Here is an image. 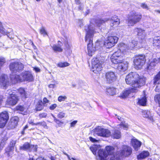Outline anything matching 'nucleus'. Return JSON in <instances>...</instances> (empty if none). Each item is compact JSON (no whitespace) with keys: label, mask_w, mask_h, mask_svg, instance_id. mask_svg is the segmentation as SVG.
I'll list each match as a JSON object with an SVG mask.
<instances>
[{"label":"nucleus","mask_w":160,"mask_h":160,"mask_svg":"<svg viewBox=\"0 0 160 160\" xmlns=\"http://www.w3.org/2000/svg\"><path fill=\"white\" fill-rule=\"evenodd\" d=\"M112 138L115 139H119L121 137V133L118 130H114L112 131L110 135Z\"/></svg>","instance_id":"5701e85b"},{"label":"nucleus","mask_w":160,"mask_h":160,"mask_svg":"<svg viewBox=\"0 0 160 160\" xmlns=\"http://www.w3.org/2000/svg\"><path fill=\"white\" fill-rule=\"evenodd\" d=\"M34 69L35 70V71L37 72H40V69L38 68H35Z\"/></svg>","instance_id":"338daca9"},{"label":"nucleus","mask_w":160,"mask_h":160,"mask_svg":"<svg viewBox=\"0 0 160 160\" xmlns=\"http://www.w3.org/2000/svg\"><path fill=\"white\" fill-rule=\"evenodd\" d=\"M121 127H123L125 129H127L128 128V125L126 123L122 124L120 125Z\"/></svg>","instance_id":"052dcab7"},{"label":"nucleus","mask_w":160,"mask_h":160,"mask_svg":"<svg viewBox=\"0 0 160 160\" xmlns=\"http://www.w3.org/2000/svg\"><path fill=\"white\" fill-rule=\"evenodd\" d=\"M133 91L132 89L131 90H127L123 91L122 93L121 94L120 97L122 98H125L127 97L129 94L132 92Z\"/></svg>","instance_id":"bb28decb"},{"label":"nucleus","mask_w":160,"mask_h":160,"mask_svg":"<svg viewBox=\"0 0 160 160\" xmlns=\"http://www.w3.org/2000/svg\"><path fill=\"white\" fill-rule=\"evenodd\" d=\"M160 79V71L155 76L154 78L153 84L156 85L157 84L158 81Z\"/></svg>","instance_id":"58836bf2"},{"label":"nucleus","mask_w":160,"mask_h":160,"mask_svg":"<svg viewBox=\"0 0 160 160\" xmlns=\"http://www.w3.org/2000/svg\"><path fill=\"white\" fill-rule=\"evenodd\" d=\"M8 119L9 115L7 112L4 111L0 113V128H3L6 125Z\"/></svg>","instance_id":"9b49d317"},{"label":"nucleus","mask_w":160,"mask_h":160,"mask_svg":"<svg viewBox=\"0 0 160 160\" xmlns=\"http://www.w3.org/2000/svg\"><path fill=\"white\" fill-rule=\"evenodd\" d=\"M16 140H12L10 142V144L8 146V147L11 148H13L14 149V147L15 145Z\"/></svg>","instance_id":"37998d69"},{"label":"nucleus","mask_w":160,"mask_h":160,"mask_svg":"<svg viewBox=\"0 0 160 160\" xmlns=\"http://www.w3.org/2000/svg\"><path fill=\"white\" fill-rule=\"evenodd\" d=\"M123 53H122L120 50H118L116 52H114L112 57H123Z\"/></svg>","instance_id":"e433bc0d"},{"label":"nucleus","mask_w":160,"mask_h":160,"mask_svg":"<svg viewBox=\"0 0 160 160\" xmlns=\"http://www.w3.org/2000/svg\"><path fill=\"white\" fill-rule=\"evenodd\" d=\"M98 155L101 160H107V157L108 156L107 152L103 150H99L98 151Z\"/></svg>","instance_id":"4be33fe9"},{"label":"nucleus","mask_w":160,"mask_h":160,"mask_svg":"<svg viewBox=\"0 0 160 160\" xmlns=\"http://www.w3.org/2000/svg\"><path fill=\"white\" fill-rule=\"evenodd\" d=\"M134 31L135 32H137V35L139 36L138 38L142 40H143L146 35L144 30L140 28H137L134 30Z\"/></svg>","instance_id":"f3484780"},{"label":"nucleus","mask_w":160,"mask_h":160,"mask_svg":"<svg viewBox=\"0 0 160 160\" xmlns=\"http://www.w3.org/2000/svg\"><path fill=\"white\" fill-rule=\"evenodd\" d=\"M6 35L7 32L5 31L4 28L2 27V23L0 22V37H1V34Z\"/></svg>","instance_id":"79ce46f5"},{"label":"nucleus","mask_w":160,"mask_h":160,"mask_svg":"<svg viewBox=\"0 0 160 160\" xmlns=\"http://www.w3.org/2000/svg\"><path fill=\"white\" fill-rule=\"evenodd\" d=\"M75 1L76 4L77 5L81 4V3L80 0H75Z\"/></svg>","instance_id":"69168bd1"},{"label":"nucleus","mask_w":160,"mask_h":160,"mask_svg":"<svg viewBox=\"0 0 160 160\" xmlns=\"http://www.w3.org/2000/svg\"><path fill=\"white\" fill-rule=\"evenodd\" d=\"M40 32L41 34H43V35L47 34V33L45 30L43 28H42L40 30Z\"/></svg>","instance_id":"4d7b16f0"},{"label":"nucleus","mask_w":160,"mask_h":160,"mask_svg":"<svg viewBox=\"0 0 160 160\" xmlns=\"http://www.w3.org/2000/svg\"><path fill=\"white\" fill-rule=\"evenodd\" d=\"M30 124H31L32 125H39L41 126H43L44 128L48 129V127L47 125L46 122L44 121H43L41 122H38L37 123H34L33 122H29Z\"/></svg>","instance_id":"72a5a7b5"},{"label":"nucleus","mask_w":160,"mask_h":160,"mask_svg":"<svg viewBox=\"0 0 160 160\" xmlns=\"http://www.w3.org/2000/svg\"><path fill=\"white\" fill-rule=\"evenodd\" d=\"M0 81L2 85L5 87L9 84V79L7 75H2L0 78Z\"/></svg>","instance_id":"aec40b11"},{"label":"nucleus","mask_w":160,"mask_h":160,"mask_svg":"<svg viewBox=\"0 0 160 160\" xmlns=\"http://www.w3.org/2000/svg\"><path fill=\"white\" fill-rule=\"evenodd\" d=\"M57 106V105L56 104H54L52 105L50 107V109L51 110H52L54 109Z\"/></svg>","instance_id":"680f3d73"},{"label":"nucleus","mask_w":160,"mask_h":160,"mask_svg":"<svg viewBox=\"0 0 160 160\" xmlns=\"http://www.w3.org/2000/svg\"><path fill=\"white\" fill-rule=\"evenodd\" d=\"M21 76L17 74L11 75L10 78L11 82L13 83H16L18 82H22Z\"/></svg>","instance_id":"a211bd4d"},{"label":"nucleus","mask_w":160,"mask_h":160,"mask_svg":"<svg viewBox=\"0 0 160 160\" xmlns=\"http://www.w3.org/2000/svg\"><path fill=\"white\" fill-rule=\"evenodd\" d=\"M147 99L146 96L140 98L138 99V103L142 106H145L146 105Z\"/></svg>","instance_id":"cd10ccee"},{"label":"nucleus","mask_w":160,"mask_h":160,"mask_svg":"<svg viewBox=\"0 0 160 160\" xmlns=\"http://www.w3.org/2000/svg\"><path fill=\"white\" fill-rule=\"evenodd\" d=\"M106 92L107 94L111 96L115 95L116 93V89L113 88H109L107 89Z\"/></svg>","instance_id":"473e14b6"},{"label":"nucleus","mask_w":160,"mask_h":160,"mask_svg":"<svg viewBox=\"0 0 160 160\" xmlns=\"http://www.w3.org/2000/svg\"><path fill=\"white\" fill-rule=\"evenodd\" d=\"M160 105L158 107V111H157V113L160 116V104H159Z\"/></svg>","instance_id":"774afa93"},{"label":"nucleus","mask_w":160,"mask_h":160,"mask_svg":"<svg viewBox=\"0 0 160 160\" xmlns=\"http://www.w3.org/2000/svg\"><path fill=\"white\" fill-rule=\"evenodd\" d=\"M122 148L119 152H117L110 158L111 160H121L122 156L128 157L132 153V148L129 146L123 145Z\"/></svg>","instance_id":"7ed1b4c3"},{"label":"nucleus","mask_w":160,"mask_h":160,"mask_svg":"<svg viewBox=\"0 0 160 160\" xmlns=\"http://www.w3.org/2000/svg\"><path fill=\"white\" fill-rule=\"evenodd\" d=\"M5 62V60L4 58H0V66H2Z\"/></svg>","instance_id":"bf43d9fd"},{"label":"nucleus","mask_w":160,"mask_h":160,"mask_svg":"<svg viewBox=\"0 0 160 160\" xmlns=\"http://www.w3.org/2000/svg\"><path fill=\"white\" fill-rule=\"evenodd\" d=\"M159 62H160V58L152 59L150 63L148 66L147 70H151L153 69L156 65Z\"/></svg>","instance_id":"2eb2a0df"},{"label":"nucleus","mask_w":160,"mask_h":160,"mask_svg":"<svg viewBox=\"0 0 160 160\" xmlns=\"http://www.w3.org/2000/svg\"><path fill=\"white\" fill-rule=\"evenodd\" d=\"M28 128V125H26L25 127L22 130L21 132V134L22 135H24L25 133V130L27 129Z\"/></svg>","instance_id":"e2e57ef3"},{"label":"nucleus","mask_w":160,"mask_h":160,"mask_svg":"<svg viewBox=\"0 0 160 160\" xmlns=\"http://www.w3.org/2000/svg\"><path fill=\"white\" fill-rule=\"evenodd\" d=\"M108 21H109L110 25L112 28L119 24L120 22L119 19L118 18L117 16L115 15L112 16L110 18H107L104 20L99 19H97L95 22L96 24L99 27L101 24Z\"/></svg>","instance_id":"39448f33"},{"label":"nucleus","mask_w":160,"mask_h":160,"mask_svg":"<svg viewBox=\"0 0 160 160\" xmlns=\"http://www.w3.org/2000/svg\"><path fill=\"white\" fill-rule=\"evenodd\" d=\"M154 100L156 102H158L159 104H160V94L155 96Z\"/></svg>","instance_id":"49530a36"},{"label":"nucleus","mask_w":160,"mask_h":160,"mask_svg":"<svg viewBox=\"0 0 160 160\" xmlns=\"http://www.w3.org/2000/svg\"><path fill=\"white\" fill-rule=\"evenodd\" d=\"M125 81L127 84L134 88H140L145 84L146 78L136 72H131L126 76Z\"/></svg>","instance_id":"f03ea898"},{"label":"nucleus","mask_w":160,"mask_h":160,"mask_svg":"<svg viewBox=\"0 0 160 160\" xmlns=\"http://www.w3.org/2000/svg\"><path fill=\"white\" fill-rule=\"evenodd\" d=\"M5 153L7 154L8 157H12L14 149L8 147L5 149Z\"/></svg>","instance_id":"a878e982"},{"label":"nucleus","mask_w":160,"mask_h":160,"mask_svg":"<svg viewBox=\"0 0 160 160\" xmlns=\"http://www.w3.org/2000/svg\"><path fill=\"white\" fill-rule=\"evenodd\" d=\"M104 45L107 48H110L114 46V44L112 42H110L107 40L105 41L104 43Z\"/></svg>","instance_id":"ea45409f"},{"label":"nucleus","mask_w":160,"mask_h":160,"mask_svg":"<svg viewBox=\"0 0 160 160\" xmlns=\"http://www.w3.org/2000/svg\"><path fill=\"white\" fill-rule=\"evenodd\" d=\"M6 93L9 94L10 95V96H12V95H16L15 94L13 93V92H12V91L11 89L8 90L7 91Z\"/></svg>","instance_id":"5fc2aeb1"},{"label":"nucleus","mask_w":160,"mask_h":160,"mask_svg":"<svg viewBox=\"0 0 160 160\" xmlns=\"http://www.w3.org/2000/svg\"><path fill=\"white\" fill-rule=\"evenodd\" d=\"M18 100V97L16 95H12L7 99V104L12 106L15 105Z\"/></svg>","instance_id":"4468645a"},{"label":"nucleus","mask_w":160,"mask_h":160,"mask_svg":"<svg viewBox=\"0 0 160 160\" xmlns=\"http://www.w3.org/2000/svg\"><path fill=\"white\" fill-rule=\"evenodd\" d=\"M69 65V64L67 62H60L58 64V66L60 68H64Z\"/></svg>","instance_id":"a19ab883"},{"label":"nucleus","mask_w":160,"mask_h":160,"mask_svg":"<svg viewBox=\"0 0 160 160\" xmlns=\"http://www.w3.org/2000/svg\"><path fill=\"white\" fill-rule=\"evenodd\" d=\"M52 116L54 118V121L57 124H59L60 123H62V124L63 123L62 122H60L59 120L57 119L56 117H54V116L53 114H52Z\"/></svg>","instance_id":"8fccbe9b"},{"label":"nucleus","mask_w":160,"mask_h":160,"mask_svg":"<svg viewBox=\"0 0 160 160\" xmlns=\"http://www.w3.org/2000/svg\"><path fill=\"white\" fill-rule=\"evenodd\" d=\"M143 117L148 118L151 121L153 120V118L152 115L150 113V111L148 110L143 111L142 112Z\"/></svg>","instance_id":"393cba45"},{"label":"nucleus","mask_w":160,"mask_h":160,"mask_svg":"<svg viewBox=\"0 0 160 160\" xmlns=\"http://www.w3.org/2000/svg\"><path fill=\"white\" fill-rule=\"evenodd\" d=\"M149 153L147 151H143L137 156L138 159H143L148 157Z\"/></svg>","instance_id":"c756f323"},{"label":"nucleus","mask_w":160,"mask_h":160,"mask_svg":"<svg viewBox=\"0 0 160 160\" xmlns=\"http://www.w3.org/2000/svg\"><path fill=\"white\" fill-rule=\"evenodd\" d=\"M22 82L23 81L31 82L33 79V76L29 72H25L21 74Z\"/></svg>","instance_id":"f8f14e48"},{"label":"nucleus","mask_w":160,"mask_h":160,"mask_svg":"<svg viewBox=\"0 0 160 160\" xmlns=\"http://www.w3.org/2000/svg\"><path fill=\"white\" fill-rule=\"evenodd\" d=\"M157 84L155 88V91L159 92L160 91V83H157Z\"/></svg>","instance_id":"603ef678"},{"label":"nucleus","mask_w":160,"mask_h":160,"mask_svg":"<svg viewBox=\"0 0 160 160\" xmlns=\"http://www.w3.org/2000/svg\"><path fill=\"white\" fill-rule=\"evenodd\" d=\"M146 61L144 55H139L135 57L133 60L134 68L137 69H141L145 63Z\"/></svg>","instance_id":"0eeeda50"},{"label":"nucleus","mask_w":160,"mask_h":160,"mask_svg":"<svg viewBox=\"0 0 160 160\" xmlns=\"http://www.w3.org/2000/svg\"><path fill=\"white\" fill-rule=\"evenodd\" d=\"M18 91L22 97L24 98H26V92L23 88H19L18 89Z\"/></svg>","instance_id":"f704fd0d"},{"label":"nucleus","mask_w":160,"mask_h":160,"mask_svg":"<svg viewBox=\"0 0 160 160\" xmlns=\"http://www.w3.org/2000/svg\"><path fill=\"white\" fill-rule=\"evenodd\" d=\"M15 109L17 111L23 112L24 111L25 109L23 106L21 105H18L16 106Z\"/></svg>","instance_id":"c03bdc74"},{"label":"nucleus","mask_w":160,"mask_h":160,"mask_svg":"<svg viewBox=\"0 0 160 160\" xmlns=\"http://www.w3.org/2000/svg\"><path fill=\"white\" fill-rule=\"evenodd\" d=\"M153 44L154 46L159 47L160 48V38L154 39L153 41Z\"/></svg>","instance_id":"4c0bfd02"},{"label":"nucleus","mask_w":160,"mask_h":160,"mask_svg":"<svg viewBox=\"0 0 160 160\" xmlns=\"http://www.w3.org/2000/svg\"><path fill=\"white\" fill-rule=\"evenodd\" d=\"M92 62V70L94 73H97L102 70V63H104V61H100L98 58H96L93 59Z\"/></svg>","instance_id":"1a4fd4ad"},{"label":"nucleus","mask_w":160,"mask_h":160,"mask_svg":"<svg viewBox=\"0 0 160 160\" xmlns=\"http://www.w3.org/2000/svg\"><path fill=\"white\" fill-rule=\"evenodd\" d=\"M90 140L93 142H98V140L95 139V138H92L91 137H89Z\"/></svg>","instance_id":"13d9d810"},{"label":"nucleus","mask_w":160,"mask_h":160,"mask_svg":"<svg viewBox=\"0 0 160 160\" xmlns=\"http://www.w3.org/2000/svg\"><path fill=\"white\" fill-rule=\"evenodd\" d=\"M65 115V113L63 112H60L58 115L57 117L60 118H64Z\"/></svg>","instance_id":"09e8293b"},{"label":"nucleus","mask_w":160,"mask_h":160,"mask_svg":"<svg viewBox=\"0 0 160 160\" xmlns=\"http://www.w3.org/2000/svg\"><path fill=\"white\" fill-rule=\"evenodd\" d=\"M105 151L107 152L108 155H112L114 152V148L113 147L108 146L106 147Z\"/></svg>","instance_id":"7c9ffc66"},{"label":"nucleus","mask_w":160,"mask_h":160,"mask_svg":"<svg viewBox=\"0 0 160 160\" xmlns=\"http://www.w3.org/2000/svg\"><path fill=\"white\" fill-rule=\"evenodd\" d=\"M123 57H112V62L117 65V69L120 71H124L127 68L128 63L125 61L123 60Z\"/></svg>","instance_id":"20e7f679"},{"label":"nucleus","mask_w":160,"mask_h":160,"mask_svg":"<svg viewBox=\"0 0 160 160\" xmlns=\"http://www.w3.org/2000/svg\"><path fill=\"white\" fill-rule=\"evenodd\" d=\"M90 149L94 154H96L97 149V148L95 146L91 147L90 148Z\"/></svg>","instance_id":"a18cd8bd"},{"label":"nucleus","mask_w":160,"mask_h":160,"mask_svg":"<svg viewBox=\"0 0 160 160\" xmlns=\"http://www.w3.org/2000/svg\"><path fill=\"white\" fill-rule=\"evenodd\" d=\"M118 39V38L116 36H110L108 38L107 40L110 42H112L114 44L117 42Z\"/></svg>","instance_id":"c85d7f7f"},{"label":"nucleus","mask_w":160,"mask_h":160,"mask_svg":"<svg viewBox=\"0 0 160 160\" xmlns=\"http://www.w3.org/2000/svg\"><path fill=\"white\" fill-rule=\"evenodd\" d=\"M67 98L66 96H60L58 97V101L61 102L62 101L64 100Z\"/></svg>","instance_id":"3c124183"},{"label":"nucleus","mask_w":160,"mask_h":160,"mask_svg":"<svg viewBox=\"0 0 160 160\" xmlns=\"http://www.w3.org/2000/svg\"><path fill=\"white\" fill-rule=\"evenodd\" d=\"M9 67L11 71L13 73L20 72L23 70L24 67V65L20 62H16L11 63Z\"/></svg>","instance_id":"6e6552de"},{"label":"nucleus","mask_w":160,"mask_h":160,"mask_svg":"<svg viewBox=\"0 0 160 160\" xmlns=\"http://www.w3.org/2000/svg\"><path fill=\"white\" fill-rule=\"evenodd\" d=\"M78 121L75 120L70 123V127H74L76 124L77 123Z\"/></svg>","instance_id":"6e6d98bb"},{"label":"nucleus","mask_w":160,"mask_h":160,"mask_svg":"<svg viewBox=\"0 0 160 160\" xmlns=\"http://www.w3.org/2000/svg\"><path fill=\"white\" fill-rule=\"evenodd\" d=\"M140 6L143 9L148 10L149 9L148 7L145 3H141L140 4Z\"/></svg>","instance_id":"de8ad7c7"},{"label":"nucleus","mask_w":160,"mask_h":160,"mask_svg":"<svg viewBox=\"0 0 160 160\" xmlns=\"http://www.w3.org/2000/svg\"><path fill=\"white\" fill-rule=\"evenodd\" d=\"M53 50L54 52H62V49L61 47L56 45H54L52 47Z\"/></svg>","instance_id":"c9c22d12"},{"label":"nucleus","mask_w":160,"mask_h":160,"mask_svg":"<svg viewBox=\"0 0 160 160\" xmlns=\"http://www.w3.org/2000/svg\"><path fill=\"white\" fill-rule=\"evenodd\" d=\"M79 6L78 7V9L80 10H83V7L82 5V4L81 3V4H79Z\"/></svg>","instance_id":"0e129e2a"},{"label":"nucleus","mask_w":160,"mask_h":160,"mask_svg":"<svg viewBox=\"0 0 160 160\" xmlns=\"http://www.w3.org/2000/svg\"><path fill=\"white\" fill-rule=\"evenodd\" d=\"M2 140L0 144V149H2L6 144V142L8 139V138L6 134H2Z\"/></svg>","instance_id":"b1692460"},{"label":"nucleus","mask_w":160,"mask_h":160,"mask_svg":"<svg viewBox=\"0 0 160 160\" xmlns=\"http://www.w3.org/2000/svg\"><path fill=\"white\" fill-rule=\"evenodd\" d=\"M94 136L97 135L98 136L103 137H108L111 135V132L108 129L103 128H96L94 130Z\"/></svg>","instance_id":"9d476101"},{"label":"nucleus","mask_w":160,"mask_h":160,"mask_svg":"<svg viewBox=\"0 0 160 160\" xmlns=\"http://www.w3.org/2000/svg\"><path fill=\"white\" fill-rule=\"evenodd\" d=\"M44 105L42 101H39L38 102V104L36 105V110L37 111H40L42 110Z\"/></svg>","instance_id":"2f4dec72"},{"label":"nucleus","mask_w":160,"mask_h":160,"mask_svg":"<svg viewBox=\"0 0 160 160\" xmlns=\"http://www.w3.org/2000/svg\"><path fill=\"white\" fill-rule=\"evenodd\" d=\"M94 25L90 24L89 26L86 27L85 30L87 32L85 37V41L89 42L88 45V53L89 56H92L95 52L98 49H100L102 46L103 45L102 42L97 41L94 45L92 43V37L95 32L94 30L95 29Z\"/></svg>","instance_id":"f257e3e1"},{"label":"nucleus","mask_w":160,"mask_h":160,"mask_svg":"<svg viewBox=\"0 0 160 160\" xmlns=\"http://www.w3.org/2000/svg\"><path fill=\"white\" fill-rule=\"evenodd\" d=\"M19 120V118L17 116L12 118L11 119V123L10 124V127L11 128H14L17 126Z\"/></svg>","instance_id":"6ab92c4d"},{"label":"nucleus","mask_w":160,"mask_h":160,"mask_svg":"<svg viewBox=\"0 0 160 160\" xmlns=\"http://www.w3.org/2000/svg\"><path fill=\"white\" fill-rule=\"evenodd\" d=\"M142 15L140 13L134 11L130 12L128 15V24L129 25L133 26L139 22L142 18Z\"/></svg>","instance_id":"423d86ee"},{"label":"nucleus","mask_w":160,"mask_h":160,"mask_svg":"<svg viewBox=\"0 0 160 160\" xmlns=\"http://www.w3.org/2000/svg\"><path fill=\"white\" fill-rule=\"evenodd\" d=\"M34 147V145L30 144L28 142H25L23 145L20 147V149L31 152Z\"/></svg>","instance_id":"dca6fc26"},{"label":"nucleus","mask_w":160,"mask_h":160,"mask_svg":"<svg viewBox=\"0 0 160 160\" xmlns=\"http://www.w3.org/2000/svg\"><path fill=\"white\" fill-rule=\"evenodd\" d=\"M105 78L107 82L109 83L113 82L116 78L114 73L111 71L108 72L106 73Z\"/></svg>","instance_id":"ddd939ff"},{"label":"nucleus","mask_w":160,"mask_h":160,"mask_svg":"<svg viewBox=\"0 0 160 160\" xmlns=\"http://www.w3.org/2000/svg\"><path fill=\"white\" fill-rule=\"evenodd\" d=\"M47 116V114L46 113H43L39 114V116L40 118H46Z\"/></svg>","instance_id":"864d4df0"},{"label":"nucleus","mask_w":160,"mask_h":160,"mask_svg":"<svg viewBox=\"0 0 160 160\" xmlns=\"http://www.w3.org/2000/svg\"><path fill=\"white\" fill-rule=\"evenodd\" d=\"M131 143L132 146L136 151H138L141 145V143L140 142L134 139L132 140Z\"/></svg>","instance_id":"412c9836"}]
</instances>
